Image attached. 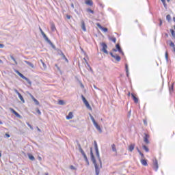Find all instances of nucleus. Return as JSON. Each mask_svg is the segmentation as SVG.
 I'll use <instances>...</instances> for the list:
<instances>
[{"label":"nucleus","instance_id":"nucleus-1","mask_svg":"<svg viewBox=\"0 0 175 175\" xmlns=\"http://www.w3.org/2000/svg\"><path fill=\"white\" fill-rule=\"evenodd\" d=\"M94 144L96 156L98 159V162L97 163L96 160H95V157H94V153L92 152V148H90V157L94 165L96 175H99L100 169H102V160L100 159V155L99 154V150L98 149V144H96V142H94Z\"/></svg>","mask_w":175,"mask_h":175},{"label":"nucleus","instance_id":"nucleus-2","mask_svg":"<svg viewBox=\"0 0 175 175\" xmlns=\"http://www.w3.org/2000/svg\"><path fill=\"white\" fill-rule=\"evenodd\" d=\"M41 34L42 35L44 40H46L47 42V43H49V44H50V46H51V47L53 49H55V46L54 44H53V42H51V41L49 39V38L47 37V36H46V33H44V32L43 31V30L42 29L41 27L39 28Z\"/></svg>","mask_w":175,"mask_h":175},{"label":"nucleus","instance_id":"nucleus-3","mask_svg":"<svg viewBox=\"0 0 175 175\" xmlns=\"http://www.w3.org/2000/svg\"><path fill=\"white\" fill-rule=\"evenodd\" d=\"M90 118H91V120H92V121L93 122V124L94 125L95 128L97 129V131H99L100 133H102V129H100V126H99V124H98L96 121H95V119L94 118V116L90 115Z\"/></svg>","mask_w":175,"mask_h":175},{"label":"nucleus","instance_id":"nucleus-4","mask_svg":"<svg viewBox=\"0 0 175 175\" xmlns=\"http://www.w3.org/2000/svg\"><path fill=\"white\" fill-rule=\"evenodd\" d=\"M16 73H17V75H18V76H20L21 79H23V80H25L28 83V84H29L30 85L31 84H32V82H31V81L28 78L24 76V75L21 74V72H20L18 70H16Z\"/></svg>","mask_w":175,"mask_h":175},{"label":"nucleus","instance_id":"nucleus-5","mask_svg":"<svg viewBox=\"0 0 175 175\" xmlns=\"http://www.w3.org/2000/svg\"><path fill=\"white\" fill-rule=\"evenodd\" d=\"M79 152L83 155L85 162L88 163V165H90V162L88 161V158H87V154H85V152H84V150L83 148H81V146H79Z\"/></svg>","mask_w":175,"mask_h":175},{"label":"nucleus","instance_id":"nucleus-6","mask_svg":"<svg viewBox=\"0 0 175 175\" xmlns=\"http://www.w3.org/2000/svg\"><path fill=\"white\" fill-rule=\"evenodd\" d=\"M81 98H82V100L84 103V105L86 106V107L88 109H89V110H91V105H90V103H88V101L87 100V99H85V97H84V96H81Z\"/></svg>","mask_w":175,"mask_h":175},{"label":"nucleus","instance_id":"nucleus-7","mask_svg":"<svg viewBox=\"0 0 175 175\" xmlns=\"http://www.w3.org/2000/svg\"><path fill=\"white\" fill-rule=\"evenodd\" d=\"M101 46L103 47L102 49V51H103V53H105V54H109V52L107 51V45L106 44V43L103 42L101 44Z\"/></svg>","mask_w":175,"mask_h":175},{"label":"nucleus","instance_id":"nucleus-8","mask_svg":"<svg viewBox=\"0 0 175 175\" xmlns=\"http://www.w3.org/2000/svg\"><path fill=\"white\" fill-rule=\"evenodd\" d=\"M113 51L115 52L119 51L120 54H122V55H124V52H122V49H121V46H120V44H116V49H113Z\"/></svg>","mask_w":175,"mask_h":175},{"label":"nucleus","instance_id":"nucleus-9","mask_svg":"<svg viewBox=\"0 0 175 175\" xmlns=\"http://www.w3.org/2000/svg\"><path fill=\"white\" fill-rule=\"evenodd\" d=\"M110 55L114 58L115 59H116V61H118V62H120V61H121V57L120 56H118V55H113V53L110 52Z\"/></svg>","mask_w":175,"mask_h":175},{"label":"nucleus","instance_id":"nucleus-10","mask_svg":"<svg viewBox=\"0 0 175 175\" xmlns=\"http://www.w3.org/2000/svg\"><path fill=\"white\" fill-rule=\"evenodd\" d=\"M153 167L154 169V170H158L159 166H158V161L157 160V159H154L153 160Z\"/></svg>","mask_w":175,"mask_h":175},{"label":"nucleus","instance_id":"nucleus-11","mask_svg":"<svg viewBox=\"0 0 175 175\" xmlns=\"http://www.w3.org/2000/svg\"><path fill=\"white\" fill-rule=\"evenodd\" d=\"M148 139H150V135L148 134H145V136L144 137V142L146 143V144H149L150 141H148Z\"/></svg>","mask_w":175,"mask_h":175},{"label":"nucleus","instance_id":"nucleus-12","mask_svg":"<svg viewBox=\"0 0 175 175\" xmlns=\"http://www.w3.org/2000/svg\"><path fill=\"white\" fill-rule=\"evenodd\" d=\"M10 111H12V113H13V114H14L16 117H18V118H21V115L19 114L18 113H17V111H16V110H14L13 108H10Z\"/></svg>","mask_w":175,"mask_h":175},{"label":"nucleus","instance_id":"nucleus-13","mask_svg":"<svg viewBox=\"0 0 175 175\" xmlns=\"http://www.w3.org/2000/svg\"><path fill=\"white\" fill-rule=\"evenodd\" d=\"M96 25L100 29H101V31H103V32H107V28L102 27L99 23H97Z\"/></svg>","mask_w":175,"mask_h":175},{"label":"nucleus","instance_id":"nucleus-14","mask_svg":"<svg viewBox=\"0 0 175 175\" xmlns=\"http://www.w3.org/2000/svg\"><path fill=\"white\" fill-rule=\"evenodd\" d=\"M24 62L25 64H27V65H29V66H30V68H31L32 69H35V66L33 65V64H32L27 60H25Z\"/></svg>","mask_w":175,"mask_h":175},{"label":"nucleus","instance_id":"nucleus-15","mask_svg":"<svg viewBox=\"0 0 175 175\" xmlns=\"http://www.w3.org/2000/svg\"><path fill=\"white\" fill-rule=\"evenodd\" d=\"M131 96H132V98L134 100L135 103H139V98H137V97L135 96V94H131Z\"/></svg>","mask_w":175,"mask_h":175},{"label":"nucleus","instance_id":"nucleus-16","mask_svg":"<svg viewBox=\"0 0 175 175\" xmlns=\"http://www.w3.org/2000/svg\"><path fill=\"white\" fill-rule=\"evenodd\" d=\"M133 150H135V144H131L129 146V151H130V152H132V151H133Z\"/></svg>","mask_w":175,"mask_h":175},{"label":"nucleus","instance_id":"nucleus-17","mask_svg":"<svg viewBox=\"0 0 175 175\" xmlns=\"http://www.w3.org/2000/svg\"><path fill=\"white\" fill-rule=\"evenodd\" d=\"M66 120H72L73 118V113L69 112L68 115L66 117Z\"/></svg>","mask_w":175,"mask_h":175},{"label":"nucleus","instance_id":"nucleus-18","mask_svg":"<svg viewBox=\"0 0 175 175\" xmlns=\"http://www.w3.org/2000/svg\"><path fill=\"white\" fill-rule=\"evenodd\" d=\"M111 147L113 152H115V154H117V148L116 147V144H113Z\"/></svg>","mask_w":175,"mask_h":175},{"label":"nucleus","instance_id":"nucleus-19","mask_svg":"<svg viewBox=\"0 0 175 175\" xmlns=\"http://www.w3.org/2000/svg\"><path fill=\"white\" fill-rule=\"evenodd\" d=\"M81 29L83 31H84V32L87 31V29L85 28V23H84L83 21H81Z\"/></svg>","mask_w":175,"mask_h":175},{"label":"nucleus","instance_id":"nucleus-20","mask_svg":"<svg viewBox=\"0 0 175 175\" xmlns=\"http://www.w3.org/2000/svg\"><path fill=\"white\" fill-rule=\"evenodd\" d=\"M31 99L33 100V102L36 103V105H39V101L33 97V96L30 95Z\"/></svg>","mask_w":175,"mask_h":175},{"label":"nucleus","instance_id":"nucleus-21","mask_svg":"<svg viewBox=\"0 0 175 175\" xmlns=\"http://www.w3.org/2000/svg\"><path fill=\"white\" fill-rule=\"evenodd\" d=\"M85 3H86V5H88L89 6H92V5H94V3L92 2V0H86Z\"/></svg>","mask_w":175,"mask_h":175},{"label":"nucleus","instance_id":"nucleus-22","mask_svg":"<svg viewBox=\"0 0 175 175\" xmlns=\"http://www.w3.org/2000/svg\"><path fill=\"white\" fill-rule=\"evenodd\" d=\"M141 163L142 165H143L144 166H147L148 164L147 163V160L146 159H141Z\"/></svg>","mask_w":175,"mask_h":175},{"label":"nucleus","instance_id":"nucleus-23","mask_svg":"<svg viewBox=\"0 0 175 175\" xmlns=\"http://www.w3.org/2000/svg\"><path fill=\"white\" fill-rule=\"evenodd\" d=\"M18 96L19 99L21 100V102H23V103H25V100H24V98L21 95V94H18Z\"/></svg>","mask_w":175,"mask_h":175},{"label":"nucleus","instance_id":"nucleus-24","mask_svg":"<svg viewBox=\"0 0 175 175\" xmlns=\"http://www.w3.org/2000/svg\"><path fill=\"white\" fill-rule=\"evenodd\" d=\"M109 40H111V42H113V43H116V42H117V38H116V37H110Z\"/></svg>","mask_w":175,"mask_h":175},{"label":"nucleus","instance_id":"nucleus-25","mask_svg":"<svg viewBox=\"0 0 175 175\" xmlns=\"http://www.w3.org/2000/svg\"><path fill=\"white\" fill-rule=\"evenodd\" d=\"M125 68H126V73L127 76H129V69L128 68V64L125 65Z\"/></svg>","mask_w":175,"mask_h":175},{"label":"nucleus","instance_id":"nucleus-26","mask_svg":"<svg viewBox=\"0 0 175 175\" xmlns=\"http://www.w3.org/2000/svg\"><path fill=\"white\" fill-rule=\"evenodd\" d=\"M28 157H29V159H30V161H33L35 159V157L31 154H28Z\"/></svg>","mask_w":175,"mask_h":175},{"label":"nucleus","instance_id":"nucleus-27","mask_svg":"<svg viewBox=\"0 0 175 175\" xmlns=\"http://www.w3.org/2000/svg\"><path fill=\"white\" fill-rule=\"evenodd\" d=\"M58 105H60L61 106H64V105H65V101H64L62 100H59L58 101Z\"/></svg>","mask_w":175,"mask_h":175},{"label":"nucleus","instance_id":"nucleus-28","mask_svg":"<svg viewBox=\"0 0 175 175\" xmlns=\"http://www.w3.org/2000/svg\"><path fill=\"white\" fill-rule=\"evenodd\" d=\"M51 31H53V32H54L55 31V25H54V24H52L51 25Z\"/></svg>","mask_w":175,"mask_h":175},{"label":"nucleus","instance_id":"nucleus-29","mask_svg":"<svg viewBox=\"0 0 175 175\" xmlns=\"http://www.w3.org/2000/svg\"><path fill=\"white\" fill-rule=\"evenodd\" d=\"M143 148H144V150L146 152H148L149 149H148V148H147V146H146V145H144V146H143Z\"/></svg>","mask_w":175,"mask_h":175},{"label":"nucleus","instance_id":"nucleus-30","mask_svg":"<svg viewBox=\"0 0 175 175\" xmlns=\"http://www.w3.org/2000/svg\"><path fill=\"white\" fill-rule=\"evenodd\" d=\"M10 58L14 61L15 65H17V61H16V59L13 56H11Z\"/></svg>","mask_w":175,"mask_h":175},{"label":"nucleus","instance_id":"nucleus-31","mask_svg":"<svg viewBox=\"0 0 175 175\" xmlns=\"http://www.w3.org/2000/svg\"><path fill=\"white\" fill-rule=\"evenodd\" d=\"M166 20H167V21H170V20H172V17L170 14L166 16Z\"/></svg>","mask_w":175,"mask_h":175},{"label":"nucleus","instance_id":"nucleus-32","mask_svg":"<svg viewBox=\"0 0 175 175\" xmlns=\"http://www.w3.org/2000/svg\"><path fill=\"white\" fill-rule=\"evenodd\" d=\"M87 12H88V13H92V14H94V10H92L90 8L87 9Z\"/></svg>","mask_w":175,"mask_h":175},{"label":"nucleus","instance_id":"nucleus-33","mask_svg":"<svg viewBox=\"0 0 175 175\" xmlns=\"http://www.w3.org/2000/svg\"><path fill=\"white\" fill-rule=\"evenodd\" d=\"M170 32H171L172 36H173V38H175V33H174V30H173V29H170Z\"/></svg>","mask_w":175,"mask_h":175},{"label":"nucleus","instance_id":"nucleus-34","mask_svg":"<svg viewBox=\"0 0 175 175\" xmlns=\"http://www.w3.org/2000/svg\"><path fill=\"white\" fill-rule=\"evenodd\" d=\"M61 55H62V58L66 59V61H68V59L66 58V56H65V55L63 53H62Z\"/></svg>","mask_w":175,"mask_h":175},{"label":"nucleus","instance_id":"nucleus-35","mask_svg":"<svg viewBox=\"0 0 175 175\" xmlns=\"http://www.w3.org/2000/svg\"><path fill=\"white\" fill-rule=\"evenodd\" d=\"M27 125L30 128V129H31V131H33V127L31 124L27 122Z\"/></svg>","mask_w":175,"mask_h":175},{"label":"nucleus","instance_id":"nucleus-36","mask_svg":"<svg viewBox=\"0 0 175 175\" xmlns=\"http://www.w3.org/2000/svg\"><path fill=\"white\" fill-rule=\"evenodd\" d=\"M161 1L163 3V4L165 6V8H166V1L165 0H161Z\"/></svg>","mask_w":175,"mask_h":175},{"label":"nucleus","instance_id":"nucleus-37","mask_svg":"<svg viewBox=\"0 0 175 175\" xmlns=\"http://www.w3.org/2000/svg\"><path fill=\"white\" fill-rule=\"evenodd\" d=\"M138 152L142 157V158H144V154H143V153H142V151H140V150H138Z\"/></svg>","mask_w":175,"mask_h":175},{"label":"nucleus","instance_id":"nucleus-38","mask_svg":"<svg viewBox=\"0 0 175 175\" xmlns=\"http://www.w3.org/2000/svg\"><path fill=\"white\" fill-rule=\"evenodd\" d=\"M168 56H169V53H167V52H165V59H166V61H167V59H168Z\"/></svg>","mask_w":175,"mask_h":175},{"label":"nucleus","instance_id":"nucleus-39","mask_svg":"<svg viewBox=\"0 0 175 175\" xmlns=\"http://www.w3.org/2000/svg\"><path fill=\"white\" fill-rule=\"evenodd\" d=\"M170 47H174V42H170Z\"/></svg>","mask_w":175,"mask_h":175},{"label":"nucleus","instance_id":"nucleus-40","mask_svg":"<svg viewBox=\"0 0 175 175\" xmlns=\"http://www.w3.org/2000/svg\"><path fill=\"white\" fill-rule=\"evenodd\" d=\"M70 168L72 170H76V167H75V166H73V165L70 166Z\"/></svg>","mask_w":175,"mask_h":175},{"label":"nucleus","instance_id":"nucleus-41","mask_svg":"<svg viewBox=\"0 0 175 175\" xmlns=\"http://www.w3.org/2000/svg\"><path fill=\"white\" fill-rule=\"evenodd\" d=\"M37 113L38 114H39L40 116V114H42V112L40 111V110H39V109H37Z\"/></svg>","mask_w":175,"mask_h":175},{"label":"nucleus","instance_id":"nucleus-42","mask_svg":"<svg viewBox=\"0 0 175 175\" xmlns=\"http://www.w3.org/2000/svg\"><path fill=\"white\" fill-rule=\"evenodd\" d=\"M14 92H16V94H17V95H18V94H20V92H18V90H17L16 89L14 90Z\"/></svg>","mask_w":175,"mask_h":175},{"label":"nucleus","instance_id":"nucleus-43","mask_svg":"<svg viewBox=\"0 0 175 175\" xmlns=\"http://www.w3.org/2000/svg\"><path fill=\"white\" fill-rule=\"evenodd\" d=\"M5 47V45L3 44H0V49H3Z\"/></svg>","mask_w":175,"mask_h":175},{"label":"nucleus","instance_id":"nucleus-44","mask_svg":"<svg viewBox=\"0 0 175 175\" xmlns=\"http://www.w3.org/2000/svg\"><path fill=\"white\" fill-rule=\"evenodd\" d=\"M41 62H42V64L44 68H46V64H44V62H43V61H42V60H41Z\"/></svg>","mask_w":175,"mask_h":175},{"label":"nucleus","instance_id":"nucleus-45","mask_svg":"<svg viewBox=\"0 0 175 175\" xmlns=\"http://www.w3.org/2000/svg\"><path fill=\"white\" fill-rule=\"evenodd\" d=\"M37 131H38V132H42V130H40V129H39L38 126H37Z\"/></svg>","mask_w":175,"mask_h":175},{"label":"nucleus","instance_id":"nucleus-46","mask_svg":"<svg viewBox=\"0 0 175 175\" xmlns=\"http://www.w3.org/2000/svg\"><path fill=\"white\" fill-rule=\"evenodd\" d=\"M5 136H6L7 137H10V135H9L8 133H5Z\"/></svg>","mask_w":175,"mask_h":175},{"label":"nucleus","instance_id":"nucleus-47","mask_svg":"<svg viewBox=\"0 0 175 175\" xmlns=\"http://www.w3.org/2000/svg\"><path fill=\"white\" fill-rule=\"evenodd\" d=\"M71 8H72V9H75V5L73 3L71 4Z\"/></svg>","mask_w":175,"mask_h":175},{"label":"nucleus","instance_id":"nucleus-48","mask_svg":"<svg viewBox=\"0 0 175 175\" xmlns=\"http://www.w3.org/2000/svg\"><path fill=\"white\" fill-rule=\"evenodd\" d=\"M67 18H68V20H70V16L67 15Z\"/></svg>","mask_w":175,"mask_h":175},{"label":"nucleus","instance_id":"nucleus-49","mask_svg":"<svg viewBox=\"0 0 175 175\" xmlns=\"http://www.w3.org/2000/svg\"><path fill=\"white\" fill-rule=\"evenodd\" d=\"M144 124L145 125H147V122H146V120H144Z\"/></svg>","mask_w":175,"mask_h":175},{"label":"nucleus","instance_id":"nucleus-50","mask_svg":"<svg viewBox=\"0 0 175 175\" xmlns=\"http://www.w3.org/2000/svg\"><path fill=\"white\" fill-rule=\"evenodd\" d=\"M94 88H95V90H98V88H96L95 85H94Z\"/></svg>","mask_w":175,"mask_h":175},{"label":"nucleus","instance_id":"nucleus-51","mask_svg":"<svg viewBox=\"0 0 175 175\" xmlns=\"http://www.w3.org/2000/svg\"><path fill=\"white\" fill-rule=\"evenodd\" d=\"M160 25H162V21H160Z\"/></svg>","mask_w":175,"mask_h":175},{"label":"nucleus","instance_id":"nucleus-52","mask_svg":"<svg viewBox=\"0 0 175 175\" xmlns=\"http://www.w3.org/2000/svg\"><path fill=\"white\" fill-rule=\"evenodd\" d=\"M0 64H3V62H2L1 59H0Z\"/></svg>","mask_w":175,"mask_h":175},{"label":"nucleus","instance_id":"nucleus-53","mask_svg":"<svg viewBox=\"0 0 175 175\" xmlns=\"http://www.w3.org/2000/svg\"><path fill=\"white\" fill-rule=\"evenodd\" d=\"M172 90H173V87H172V88H170V91H172Z\"/></svg>","mask_w":175,"mask_h":175},{"label":"nucleus","instance_id":"nucleus-54","mask_svg":"<svg viewBox=\"0 0 175 175\" xmlns=\"http://www.w3.org/2000/svg\"><path fill=\"white\" fill-rule=\"evenodd\" d=\"M1 157H2V153L0 152V158H1Z\"/></svg>","mask_w":175,"mask_h":175},{"label":"nucleus","instance_id":"nucleus-55","mask_svg":"<svg viewBox=\"0 0 175 175\" xmlns=\"http://www.w3.org/2000/svg\"><path fill=\"white\" fill-rule=\"evenodd\" d=\"M0 124L2 125V124H3L1 121H0Z\"/></svg>","mask_w":175,"mask_h":175},{"label":"nucleus","instance_id":"nucleus-56","mask_svg":"<svg viewBox=\"0 0 175 175\" xmlns=\"http://www.w3.org/2000/svg\"><path fill=\"white\" fill-rule=\"evenodd\" d=\"M45 175H49V173H45Z\"/></svg>","mask_w":175,"mask_h":175},{"label":"nucleus","instance_id":"nucleus-57","mask_svg":"<svg viewBox=\"0 0 175 175\" xmlns=\"http://www.w3.org/2000/svg\"><path fill=\"white\" fill-rule=\"evenodd\" d=\"M137 151L139 152V148H137Z\"/></svg>","mask_w":175,"mask_h":175},{"label":"nucleus","instance_id":"nucleus-58","mask_svg":"<svg viewBox=\"0 0 175 175\" xmlns=\"http://www.w3.org/2000/svg\"><path fill=\"white\" fill-rule=\"evenodd\" d=\"M167 2H170V0H167Z\"/></svg>","mask_w":175,"mask_h":175},{"label":"nucleus","instance_id":"nucleus-59","mask_svg":"<svg viewBox=\"0 0 175 175\" xmlns=\"http://www.w3.org/2000/svg\"><path fill=\"white\" fill-rule=\"evenodd\" d=\"M174 21L175 22V18H174Z\"/></svg>","mask_w":175,"mask_h":175},{"label":"nucleus","instance_id":"nucleus-60","mask_svg":"<svg viewBox=\"0 0 175 175\" xmlns=\"http://www.w3.org/2000/svg\"><path fill=\"white\" fill-rule=\"evenodd\" d=\"M131 95V93H129V96Z\"/></svg>","mask_w":175,"mask_h":175},{"label":"nucleus","instance_id":"nucleus-61","mask_svg":"<svg viewBox=\"0 0 175 175\" xmlns=\"http://www.w3.org/2000/svg\"><path fill=\"white\" fill-rule=\"evenodd\" d=\"M84 59H85V61H87V60L85 59V58H84Z\"/></svg>","mask_w":175,"mask_h":175}]
</instances>
